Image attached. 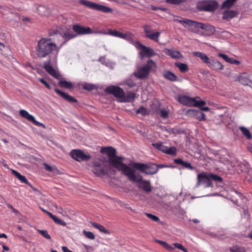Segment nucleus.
<instances>
[{
    "label": "nucleus",
    "instance_id": "obj_1",
    "mask_svg": "<svg viewBox=\"0 0 252 252\" xmlns=\"http://www.w3.org/2000/svg\"><path fill=\"white\" fill-rule=\"evenodd\" d=\"M60 48L50 38H42L38 41L35 51L37 57L40 58L50 57L52 53L55 52L53 60L56 61Z\"/></svg>",
    "mask_w": 252,
    "mask_h": 252
},
{
    "label": "nucleus",
    "instance_id": "obj_2",
    "mask_svg": "<svg viewBox=\"0 0 252 252\" xmlns=\"http://www.w3.org/2000/svg\"><path fill=\"white\" fill-rule=\"evenodd\" d=\"M101 152L106 153L109 157L108 158V164L121 171L123 174L129 167V166L126 165L122 162L124 159L123 157L116 156V150L113 148L111 147L102 148Z\"/></svg>",
    "mask_w": 252,
    "mask_h": 252
},
{
    "label": "nucleus",
    "instance_id": "obj_3",
    "mask_svg": "<svg viewBox=\"0 0 252 252\" xmlns=\"http://www.w3.org/2000/svg\"><path fill=\"white\" fill-rule=\"evenodd\" d=\"M128 179L133 182L138 183L139 188L143 189L146 192H150L152 190V187L149 181L144 180L142 177L139 173H136V171L129 167L123 173Z\"/></svg>",
    "mask_w": 252,
    "mask_h": 252
},
{
    "label": "nucleus",
    "instance_id": "obj_4",
    "mask_svg": "<svg viewBox=\"0 0 252 252\" xmlns=\"http://www.w3.org/2000/svg\"><path fill=\"white\" fill-rule=\"evenodd\" d=\"M175 21L181 24L185 28L193 32H198L200 29L204 28V24L185 19L183 20L175 19Z\"/></svg>",
    "mask_w": 252,
    "mask_h": 252
},
{
    "label": "nucleus",
    "instance_id": "obj_5",
    "mask_svg": "<svg viewBox=\"0 0 252 252\" xmlns=\"http://www.w3.org/2000/svg\"><path fill=\"white\" fill-rule=\"evenodd\" d=\"M79 3L91 9L104 13H111L113 11V10L109 7L88 0H79Z\"/></svg>",
    "mask_w": 252,
    "mask_h": 252
},
{
    "label": "nucleus",
    "instance_id": "obj_6",
    "mask_svg": "<svg viewBox=\"0 0 252 252\" xmlns=\"http://www.w3.org/2000/svg\"><path fill=\"white\" fill-rule=\"evenodd\" d=\"M99 161L94 162V166L92 170L93 173L97 176H102L105 174H112L114 171L111 169L108 164L103 163L102 166Z\"/></svg>",
    "mask_w": 252,
    "mask_h": 252
},
{
    "label": "nucleus",
    "instance_id": "obj_7",
    "mask_svg": "<svg viewBox=\"0 0 252 252\" xmlns=\"http://www.w3.org/2000/svg\"><path fill=\"white\" fill-rule=\"evenodd\" d=\"M133 169H138L141 172L147 175H152L156 174L158 171V168H155L153 166H149L147 164L134 162L130 164Z\"/></svg>",
    "mask_w": 252,
    "mask_h": 252
},
{
    "label": "nucleus",
    "instance_id": "obj_8",
    "mask_svg": "<svg viewBox=\"0 0 252 252\" xmlns=\"http://www.w3.org/2000/svg\"><path fill=\"white\" fill-rule=\"evenodd\" d=\"M135 47L137 49L140 50L139 52V55L141 60L144 59L145 57L150 58L157 55L156 53L152 48L145 46L139 42H136Z\"/></svg>",
    "mask_w": 252,
    "mask_h": 252
},
{
    "label": "nucleus",
    "instance_id": "obj_9",
    "mask_svg": "<svg viewBox=\"0 0 252 252\" xmlns=\"http://www.w3.org/2000/svg\"><path fill=\"white\" fill-rule=\"evenodd\" d=\"M178 101L184 105L189 106L200 107L206 104V102L203 100H197L195 98H191L186 95L179 96Z\"/></svg>",
    "mask_w": 252,
    "mask_h": 252
},
{
    "label": "nucleus",
    "instance_id": "obj_10",
    "mask_svg": "<svg viewBox=\"0 0 252 252\" xmlns=\"http://www.w3.org/2000/svg\"><path fill=\"white\" fill-rule=\"evenodd\" d=\"M218 3L216 1H204L199 2L197 7L201 10L212 11L217 8Z\"/></svg>",
    "mask_w": 252,
    "mask_h": 252
},
{
    "label": "nucleus",
    "instance_id": "obj_11",
    "mask_svg": "<svg viewBox=\"0 0 252 252\" xmlns=\"http://www.w3.org/2000/svg\"><path fill=\"white\" fill-rule=\"evenodd\" d=\"M105 92L113 94L115 97L119 99V101L121 102L124 92L122 89L118 86H109L106 88Z\"/></svg>",
    "mask_w": 252,
    "mask_h": 252
},
{
    "label": "nucleus",
    "instance_id": "obj_12",
    "mask_svg": "<svg viewBox=\"0 0 252 252\" xmlns=\"http://www.w3.org/2000/svg\"><path fill=\"white\" fill-rule=\"evenodd\" d=\"M70 155L73 158L78 161L88 160L91 158L89 155L85 154L83 151L79 150H72Z\"/></svg>",
    "mask_w": 252,
    "mask_h": 252
},
{
    "label": "nucleus",
    "instance_id": "obj_13",
    "mask_svg": "<svg viewBox=\"0 0 252 252\" xmlns=\"http://www.w3.org/2000/svg\"><path fill=\"white\" fill-rule=\"evenodd\" d=\"M73 30L79 34H101L102 32L99 31H92L89 27H82L78 25H74Z\"/></svg>",
    "mask_w": 252,
    "mask_h": 252
},
{
    "label": "nucleus",
    "instance_id": "obj_14",
    "mask_svg": "<svg viewBox=\"0 0 252 252\" xmlns=\"http://www.w3.org/2000/svg\"><path fill=\"white\" fill-rule=\"evenodd\" d=\"M210 180L209 173H202L199 174L197 175L196 186L198 187L199 184L201 183L205 185V188L209 187L211 186Z\"/></svg>",
    "mask_w": 252,
    "mask_h": 252
},
{
    "label": "nucleus",
    "instance_id": "obj_15",
    "mask_svg": "<svg viewBox=\"0 0 252 252\" xmlns=\"http://www.w3.org/2000/svg\"><path fill=\"white\" fill-rule=\"evenodd\" d=\"M102 34H107L111 36L120 37L128 41H130L132 39V35L129 32L123 33L116 30H110L108 31L107 33L103 32H102Z\"/></svg>",
    "mask_w": 252,
    "mask_h": 252
},
{
    "label": "nucleus",
    "instance_id": "obj_16",
    "mask_svg": "<svg viewBox=\"0 0 252 252\" xmlns=\"http://www.w3.org/2000/svg\"><path fill=\"white\" fill-rule=\"evenodd\" d=\"M19 114L21 117L27 119L28 121L32 122L37 126H41L44 128H45V125L35 120L34 117L30 114L28 112L25 110H20L19 111Z\"/></svg>",
    "mask_w": 252,
    "mask_h": 252
},
{
    "label": "nucleus",
    "instance_id": "obj_17",
    "mask_svg": "<svg viewBox=\"0 0 252 252\" xmlns=\"http://www.w3.org/2000/svg\"><path fill=\"white\" fill-rule=\"evenodd\" d=\"M153 146L165 153L167 154L175 155L176 153V150L174 147L168 148L166 146H164L161 143H154L153 144Z\"/></svg>",
    "mask_w": 252,
    "mask_h": 252
},
{
    "label": "nucleus",
    "instance_id": "obj_18",
    "mask_svg": "<svg viewBox=\"0 0 252 252\" xmlns=\"http://www.w3.org/2000/svg\"><path fill=\"white\" fill-rule=\"evenodd\" d=\"M51 61L50 60L46 62L44 64V68L46 71L53 77L59 79L60 75L58 71L53 68L51 65Z\"/></svg>",
    "mask_w": 252,
    "mask_h": 252
},
{
    "label": "nucleus",
    "instance_id": "obj_19",
    "mask_svg": "<svg viewBox=\"0 0 252 252\" xmlns=\"http://www.w3.org/2000/svg\"><path fill=\"white\" fill-rule=\"evenodd\" d=\"M144 31L147 37L156 42L158 41V37L160 35V32H152L150 26L148 25H146L144 27Z\"/></svg>",
    "mask_w": 252,
    "mask_h": 252
},
{
    "label": "nucleus",
    "instance_id": "obj_20",
    "mask_svg": "<svg viewBox=\"0 0 252 252\" xmlns=\"http://www.w3.org/2000/svg\"><path fill=\"white\" fill-rule=\"evenodd\" d=\"M149 74L148 69L144 66L138 67L136 71L133 73L134 75L137 78L143 79L146 78Z\"/></svg>",
    "mask_w": 252,
    "mask_h": 252
},
{
    "label": "nucleus",
    "instance_id": "obj_21",
    "mask_svg": "<svg viewBox=\"0 0 252 252\" xmlns=\"http://www.w3.org/2000/svg\"><path fill=\"white\" fill-rule=\"evenodd\" d=\"M188 116L196 117L199 121L205 120V115L204 113L194 109H190L187 111Z\"/></svg>",
    "mask_w": 252,
    "mask_h": 252
},
{
    "label": "nucleus",
    "instance_id": "obj_22",
    "mask_svg": "<svg viewBox=\"0 0 252 252\" xmlns=\"http://www.w3.org/2000/svg\"><path fill=\"white\" fill-rule=\"evenodd\" d=\"M164 53L169 56H170L172 58L175 59H180L183 58V56L181 53L178 51H175L171 49H165L164 50Z\"/></svg>",
    "mask_w": 252,
    "mask_h": 252
},
{
    "label": "nucleus",
    "instance_id": "obj_23",
    "mask_svg": "<svg viewBox=\"0 0 252 252\" xmlns=\"http://www.w3.org/2000/svg\"><path fill=\"white\" fill-rule=\"evenodd\" d=\"M144 66L149 73L150 71H156L157 69L156 63L152 59L148 60Z\"/></svg>",
    "mask_w": 252,
    "mask_h": 252
},
{
    "label": "nucleus",
    "instance_id": "obj_24",
    "mask_svg": "<svg viewBox=\"0 0 252 252\" xmlns=\"http://www.w3.org/2000/svg\"><path fill=\"white\" fill-rule=\"evenodd\" d=\"M208 65L215 70H222L223 69V65L220 62L213 60L210 61Z\"/></svg>",
    "mask_w": 252,
    "mask_h": 252
},
{
    "label": "nucleus",
    "instance_id": "obj_25",
    "mask_svg": "<svg viewBox=\"0 0 252 252\" xmlns=\"http://www.w3.org/2000/svg\"><path fill=\"white\" fill-rule=\"evenodd\" d=\"M36 10L39 15L42 16H47L49 15L50 11L46 6L40 5L37 7Z\"/></svg>",
    "mask_w": 252,
    "mask_h": 252
},
{
    "label": "nucleus",
    "instance_id": "obj_26",
    "mask_svg": "<svg viewBox=\"0 0 252 252\" xmlns=\"http://www.w3.org/2000/svg\"><path fill=\"white\" fill-rule=\"evenodd\" d=\"M235 80L240 82L242 84L244 85H248L250 82L248 76L246 73L240 74Z\"/></svg>",
    "mask_w": 252,
    "mask_h": 252
},
{
    "label": "nucleus",
    "instance_id": "obj_27",
    "mask_svg": "<svg viewBox=\"0 0 252 252\" xmlns=\"http://www.w3.org/2000/svg\"><path fill=\"white\" fill-rule=\"evenodd\" d=\"M238 13L236 11L227 10L223 13L222 19L229 20L237 16Z\"/></svg>",
    "mask_w": 252,
    "mask_h": 252
},
{
    "label": "nucleus",
    "instance_id": "obj_28",
    "mask_svg": "<svg viewBox=\"0 0 252 252\" xmlns=\"http://www.w3.org/2000/svg\"><path fill=\"white\" fill-rule=\"evenodd\" d=\"M135 97V94L132 92H128L126 94H124L122 101L123 102H129L133 101Z\"/></svg>",
    "mask_w": 252,
    "mask_h": 252
},
{
    "label": "nucleus",
    "instance_id": "obj_29",
    "mask_svg": "<svg viewBox=\"0 0 252 252\" xmlns=\"http://www.w3.org/2000/svg\"><path fill=\"white\" fill-rule=\"evenodd\" d=\"M55 91L62 97H63L66 101L70 102H75L77 101L76 99L74 98L71 96L65 94L64 93L60 91L59 90L56 89Z\"/></svg>",
    "mask_w": 252,
    "mask_h": 252
},
{
    "label": "nucleus",
    "instance_id": "obj_30",
    "mask_svg": "<svg viewBox=\"0 0 252 252\" xmlns=\"http://www.w3.org/2000/svg\"><path fill=\"white\" fill-rule=\"evenodd\" d=\"M11 173L17 178L18 179V180L21 182L22 183H25L29 186V184H31L27 179H26V177L22 175L21 174H20L19 172H18L17 171L11 169Z\"/></svg>",
    "mask_w": 252,
    "mask_h": 252
},
{
    "label": "nucleus",
    "instance_id": "obj_31",
    "mask_svg": "<svg viewBox=\"0 0 252 252\" xmlns=\"http://www.w3.org/2000/svg\"><path fill=\"white\" fill-rule=\"evenodd\" d=\"M192 54L195 57L200 58V59L203 62L207 63V64H208L209 63L210 61L209 58L207 57V56L203 53L200 52H192Z\"/></svg>",
    "mask_w": 252,
    "mask_h": 252
},
{
    "label": "nucleus",
    "instance_id": "obj_32",
    "mask_svg": "<svg viewBox=\"0 0 252 252\" xmlns=\"http://www.w3.org/2000/svg\"><path fill=\"white\" fill-rule=\"evenodd\" d=\"M91 223L92 225V226H93L95 228L98 229L101 232H102L107 235H109L110 234L109 231L105 229V228L103 226L94 222H91Z\"/></svg>",
    "mask_w": 252,
    "mask_h": 252
},
{
    "label": "nucleus",
    "instance_id": "obj_33",
    "mask_svg": "<svg viewBox=\"0 0 252 252\" xmlns=\"http://www.w3.org/2000/svg\"><path fill=\"white\" fill-rule=\"evenodd\" d=\"M163 75L165 78L170 81H174L177 80L176 76L170 71H165Z\"/></svg>",
    "mask_w": 252,
    "mask_h": 252
},
{
    "label": "nucleus",
    "instance_id": "obj_34",
    "mask_svg": "<svg viewBox=\"0 0 252 252\" xmlns=\"http://www.w3.org/2000/svg\"><path fill=\"white\" fill-rule=\"evenodd\" d=\"M239 128L244 135L248 139H251L252 138V134L250 133L249 130L247 127H245L243 126H240Z\"/></svg>",
    "mask_w": 252,
    "mask_h": 252
},
{
    "label": "nucleus",
    "instance_id": "obj_35",
    "mask_svg": "<svg viewBox=\"0 0 252 252\" xmlns=\"http://www.w3.org/2000/svg\"><path fill=\"white\" fill-rule=\"evenodd\" d=\"M175 65L178 67L181 72H185L188 70V66L186 63L176 62L175 63Z\"/></svg>",
    "mask_w": 252,
    "mask_h": 252
},
{
    "label": "nucleus",
    "instance_id": "obj_36",
    "mask_svg": "<svg viewBox=\"0 0 252 252\" xmlns=\"http://www.w3.org/2000/svg\"><path fill=\"white\" fill-rule=\"evenodd\" d=\"M59 83L61 87L66 89H70L73 88L72 84L65 80H60Z\"/></svg>",
    "mask_w": 252,
    "mask_h": 252
},
{
    "label": "nucleus",
    "instance_id": "obj_37",
    "mask_svg": "<svg viewBox=\"0 0 252 252\" xmlns=\"http://www.w3.org/2000/svg\"><path fill=\"white\" fill-rule=\"evenodd\" d=\"M229 250L231 252H246V249L245 247L238 246H235L230 248Z\"/></svg>",
    "mask_w": 252,
    "mask_h": 252
},
{
    "label": "nucleus",
    "instance_id": "obj_38",
    "mask_svg": "<svg viewBox=\"0 0 252 252\" xmlns=\"http://www.w3.org/2000/svg\"><path fill=\"white\" fill-rule=\"evenodd\" d=\"M156 241L161 245L162 247H163L165 249L168 251H172L174 250V248L171 246L167 244L166 242L158 240H156Z\"/></svg>",
    "mask_w": 252,
    "mask_h": 252
},
{
    "label": "nucleus",
    "instance_id": "obj_39",
    "mask_svg": "<svg viewBox=\"0 0 252 252\" xmlns=\"http://www.w3.org/2000/svg\"><path fill=\"white\" fill-rule=\"evenodd\" d=\"M236 0H226L222 3L221 7L222 8H229L233 5L234 3Z\"/></svg>",
    "mask_w": 252,
    "mask_h": 252
},
{
    "label": "nucleus",
    "instance_id": "obj_40",
    "mask_svg": "<svg viewBox=\"0 0 252 252\" xmlns=\"http://www.w3.org/2000/svg\"><path fill=\"white\" fill-rule=\"evenodd\" d=\"M51 218H52V219L54 221V222L56 223H57L63 226H66V223L63 220L59 219L58 218H57V217L53 215H52Z\"/></svg>",
    "mask_w": 252,
    "mask_h": 252
},
{
    "label": "nucleus",
    "instance_id": "obj_41",
    "mask_svg": "<svg viewBox=\"0 0 252 252\" xmlns=\"http://www.w3.org/2000/svg\"><path fill=\"white\" fill-rule=\"evenodd\" d=\"M82 87L84 89L91 91L95 88V87L94 85L92 84L89 83H84L82 85Z\"/></svg>",
    "mask_w": 252,
    "mask_h": 252
},
{
    "label": "nucleus",
    "instance_id": "obj_42",
    "mask_svg": "<svg viewBox=\"0 0 252 252\" xmlns=\"http://www.w3.org/2000/svg\"><path fill=\"white\" fill-rule=\"evenodd\" d=\"M83 233L88 239L94 240L95 238L94 235L92 232L87 231L84 230L83 231Z\"/></svg>",
    "mask_w": 252,
    "mask_h": 252
},
{
    "label": "nucleus",
    "instance_id": "obj_43",
    "mask_svg": "<svg viewBox=\"0 0 252 252\" xmlns=\"http://www.w3.org/2000/svg\"><path fill=\"white\" fill-rule=\"evenodd\" d=\"M37 231L39 233H40L46 239L48 240L51 239V236L46 230L38 229L37 230Z\"/></svg>",
    "mask_w": 252,
    "mask_h": 252
},
{
    "label": "nucleus",
    "instance_id": "obj_44",
    "mask_svg": "<svg viewBox=\"0 0 252 252\" xmlns=\"http://www.w3.org/2000/svg\"><path fill=\"white\" fill-rule=\"evenodd\" d=\"M148 111L144 107H141L136 111L137 114H141L143 116L148 114Z\"/></svg>",
    "mask_w": 252,
    "mask_h": 252
},
{
    "label": "nucleus",
    "instance_id": "obj_45",
    "mask_svg": "<svg viewBox=\"0 0 252 252\" xmlns=\"http://www.w3.org/2000/svg\"><path fill=\"white\" fill-rule=\"evenodd\" d=\"M202 29V30H205L206 31H208L211 33H213L215 32L214 28L213 26L209 25H205V24H204V28Z\"/></svg>",
    "mask_w": 252,
    "mask_h": 252
},
{
    "label": "nucleus",
    "instance_id": "obj_46",
    "mask_svg": "<svg viewBox=\"0 0 252 252\" xmlns=\"http://www.w3.org/2000/svg\"><path fill=\"white\" fill-rule=\"evenodd\" d=\"M218 56L220 57H221L224 60H225L226 62L230 63L232 62V58L228 57L226 55L223 54H219Z\"/></svg>",
    "mask_w": 252,
    "mask_h": 252
},
{
    "label": "nucleus",
    "instance_id": "obj_47",
    "mask_svg": "<svg viewBox=\"0 0 252 252\" xmlns=\"http://www.w3.org/2000/svg\"><path fill=\"white\" fill-rule=\"evenodd\" d=\"M209 175H210V179H212L213 180L219 181V182H221L222 181L221 178L217 175H215V174H211V173H209Z\"/></svg>",
    "mask_w": 252,
    "mask_h": 252
},
{
    "label": "nucleus",
    "instance_id": "obj_48",
    "mask_svg": "<svg viewBox=\"0 0 252 252\" xmlns=\"http://www.w3.org/2000/svg\"><path fill=\"white\" fill-rule=\"evenodd\" d=\"M145 215L147 216V217L152 220L153 221H158L159 220V218L156 216L147 213H146Z\"/></svg>",
    "mask_w": 252,
    "mask_h": 252
},
{
    "label": "nucleus",
    "instance_id": "obj_49",
    "mask_svg": "<svg viewBox=\"0 0 252 252\" xmlns=\"http://www.w3.org/2000/svg\"><path fill=\"white\" fill-rule=\"evenodd\" d=\"M173 245L176 248L183 251L184 252H188L187 249H185L181 244L174 243Z\"/></svg>",
    "mask_w": 252,
    "mask_h": 252
},
{
    "label": "nucleus",
    "instance_id": "obj_50",
    "mask_svg": "<svg viewBox=\"0 0 252 252\" xmlns=\"http://www.w3.org/2000/svg\"><path fill=\"white\" fill-rule=\"evenodd\" d=\"M160 116L163 118H167L168 117L169 113L167 111L162 109L160 111Z\"/></svg>",
    "mask_w": 252,
    "mask_h": 252
},
{
    "label": "nucleus",
    "instance_id": "obj_51",
    "mask_svg": "<svg viewBox=\"0 0 252 252\" xmlns=\"http://www.w3.org/2000/svg\"><path fill=\"white\" fill-rule=\"evenodd\" d=\"M184 1V0H166L167 2L171 4H179Z\"/></svg>",
    "mask_w": 252,
    "mask_h": 252
},
{
    "label": "nucleus",
    "instance_id": "obj_52",
    "mask_svg": "<svg viewBox=\"0 0 252 252\" xmlns=\"http://www.w3.org/2000/svg\"><path fill=\"white\" fill-rule=\"evenodd\" d=\"M44 166L45 169L48 171L53 172L54 171V169H55V168H54L46 163L44 164Z\"/></svg>",
    "mask_w": 252,
    "mask_h": 252
},
{
    "label": "nucleus",
    "instance_id": "obj_53",
    "mask_svg": "<svg viewBox=\"0 0 252 252\" xmlns=\"http://www.w3.org/2000/svg\"><path fill=\"white\" fill-rule=\"evenodd\" d=\"M85 250L87 251V252H92L94 251V249L92 246H88L87 245H83Z\"/></svg>",
    "mask_w": 252,
    "mask_h": 252
},
{
    "label": "nucleus",
    "instance_id": "obj_54",
    "mask_svg": "<svg viewBox=\"0 0 252 252\" xmlns=\"http://www.w3.org/2000/svg\"><path fill=\"white\" fill-rule=\"evenodd\" d=\"M75 36L72 34H70L68 32H67V33H65L64 34V37L65 39L68 40V39H70L71 38H72L74 37Z\"/></svg>",
    "mask_w": 252,
    "mask_h": 252
},
{
    "label": "nucleus",
    "instance_id": "obj_55",
    "mask_svg": "<svg viewBox=\"0 0 252 252\" xmlns=\"http://www.w3.org/2000/svg\"><path fill=\"white\" fill-rule=\"evenodd\" d=\"M39 81L44 84L47 88L50 89L51 87L43 79L40 78L39 79Z\"/></svg>",
    "mask_w": 252,
    "mask_h": 252
},
{
    "label": "nucleus",
    "instance_id": "obj_56",
    "mask_svg": "<svg viewBox=\"0 0 252 252\" xmlns=\"http://www.w3.org/2000/svg\"><path fill=\"white\" fill-rule=\"evenodd\" d=\"M29 186L35 191V193L37 195H41L42 194L41 191L38 189L34 188L31 184H29Z\"/></svg>",
    "mask_w": 252,
    "mask_h": 252
},
{
    "label": "nucleus",
    "instance_id": "obj_57",
    "mask_svg": "<svg viewBox=\"0 0 252 252\" xmlns=\"http://www.w3.org/2000/svg\"><path fill=\"white\" fill-rule=\"evenodd\" d=\"M182 165L184 166V167L187 168H189V169H193V167L191 166L190 164L189 163H188V162H184V161Z\"/></svg>",
    "mask_w": 252,
    "mask_h": 252
},
{
    "label": "nucleus",
    "instance_id": "obj_58",
    "mask_svg": "<svg viewBox=\"0 0 252 252\" xmlns=\"http://www.w3.org/2000/svg\"><path fill=\"white\" fill-rule=\"evenodd\" d=\"M7 207L10 209H11V210L15 214H17L19 213L18 211L16 210L15 209H14L12 205H10V204H8L7 205Z\"/></svg>",
    "mask_w": 252,
    "mask_h": 252
},
{
    "label": "nucleus",
    "instance_id": "obj_59",
    "mask_svg": "<svg viewBox=\"0 0 252 252\" xmlns=\"http://www.w3.org/2000/svg\"><path fill=\"white\" fill-rule=\"evenodd\" d=\"M54 206H55V207L56 208V211L60 214H62L63 215V209L62 208H61V207H58V206L55 204L54 205Z\"/></svg>",
    "mask_w": 252,
    "mask_h": 252
},
{
    "label": "nucleus",
    "instance_id": "obj_60",
    "mask_svg": "<svg viewBox=\"0 0 252 252\" xmlns=\"http://www.w3.org/2000/svg\"><path fill=\"white\" fill-rule=\"evenodd\" d=\"M174 162L176 163L182 165L184 162V161H183L182 159H181V158H178L175 159Z\"/></svg>",
    "mask_w": 252,
    "mask_h": 252
},
{
    "label": "nucleus",
    "instance_id": "obj_61",
    "mask_svg": "<svg viewBox=\"0 0 252 252\" xmlns=\"http://www.w3.org/2000/svg\"><path fill=\"white\" fill-rule=\"evenodd\" d=\"M62 249L63 252H73L72 251L69 250L66 247L63 246Z\"/></svg>",
    "mask_w": 252,
    "mask_h": 252
},
{
    "label": "nucleus",
    "instance_id": "obj_62",
    "mask_svg": "<svg viewBox=\"0 0 252 252\" xmlns=\"http://www.w3.org/2000/svg\"><path fill=\"white\" fill-rule=\"evenodd\" d=\"M40 209L44 213H46L48 215H49L50 218L51 217L52 215H53L52 213H51L50 212L46 211V210H45L44 209H43V208L42 207H40Z\"/></svg>",
    "mask_w": 252,
    "mask_h": 252
},
{
    "label": "nucleus",
    "instance_id": "obj_63",
    "mask_svg": "<svg viewBox=\"0 0 252 252\" xmlns=\"http://www.w3.org/2000/svg\"><path fill=\"white\" fill-rule=\"evenodd\" d=\"M202 106H201L200 107H199L200 108V109L202 111H209L210 110V108L208 107H202Z\"/></svg>",
    "mask_w": 252,
    "mask_h": 252
},
{
    "label": "nucleus",
    "instance_id": "obj_64",
    "mask_svg": "<svg viewBox=\"0 0 252 252\" xmlns=\"http://www.w3.org/2000/svg\"><path fill=\"white\" fill-rule=\"evenodd\" d=\"M127 85L130 87H132L135 85V83L134 82H131L130 83H127Z\"/></svg>",
    "mask_w": 252,
    "mask_h": 252
}]
</instances>
